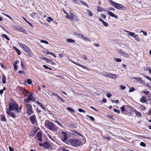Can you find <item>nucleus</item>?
<instances>
[{"label": "nucleus", "instance_id": "1", "mask_svg": "<svg viewBox=\"0 0 151 151\" xmlns=\"http://www.w3.org/2000/svg\"><path fill=\"white\" fill-rule=\"evenodd\" d=\"M9 108L7 109V111H12L15 110L17 113H19L21 112V108H18V105L13 99H11L9 102Z\"/></svg>", "mask_w": 151, "mask_h": 151}, {"label": "nucleus", "instance_id": "2", "mask_svg": "<svg viewBox=\"0 0 151 151\" xmlns=\"http://www.w3.org/2000/svg\"><path fill=\"white\" fill-rule=\"evenodd\" d=\"M45 125L47 128L53 131H57L58 128L54 124L48 120H45Z\"/></svg>", "mask_w": 151, "mask_h": 151}, {"label": "nucleus", "instance_id": "3", "mask_svg": "<svg viewBox=\"0 0 151 151\" xmlns=\"http://www.w3.org/2000/svg\"><path fill=\"white\" fill-rule=\"evenodd\" d=\"M70 143L73 146L77 147L81 145V142L78 139H71L69 141L67 142L68 144Z\"/></svg>", "mask_w": 151, "mask_h": 151}, {"label": "nucleus", "instance_id": "4", "mask_svg": "<svg viewBox=\"0 0 151 151\" xmlns=\"http://www.w3.org/2000/svg\"><path fill=\"white\" fill-rule=\"evenodd\" d=\"M109 2L115 8L118 9L122 10L124 7V6L121 4L116 3L112 0H110Z\"/></svg>", "mask_w": 151, "mask_h": 151}, {"label": "nucleus", "instance_id": "5", "mask_svg": "<svg viewBox=\"0 0 151 151\" xmlns=\"http://www.w3.org/2000/svg\"><path fill=\"white\" fill-rule=\"evenodd\" d=\"M65 17L70 20H73L78 21V17L76 14L73 13H70L69 15H66Z\"/></svg>", "mask_w": 151, "mask_h": 151}, {"label": "nucleus", "instance_id": "6", "mask_svg": "<svg viewBox=\"0 0 151 151\" xmlns=\"http://www.w3.org/2000/svg\"><path fill=\"white\" fill-rule=\"evenodd\" d=\"M61 138L62 141L65 143L67 144V141L68 138V135L67 132L62 131L61 132Z\"/></svg>", "mask_w": 151, "mask_h": 151}, {"label": "nucleus", "instance_id": "7", "mask_svg": "<svg viewBox=\"0 0 151 151\" xmlns=\"http://www.w3.org/2000/svg\"><path fill=\"white\" fill-rule=\"evenodd\" d=\"M26 107L27 108V113L28 115H30L33 113L32 107L31 104L26 105Z\"/></svg>", "mask_w": 151, "mask_h": 151}, {"label": "nucleus", "instance_id": "8", "mask_svg": "<svg viewBox=\"0 0 151 151\" xmlns=\"http://www.w3.org/2000/svg\"><path fill=\"white\" fill-rule=\"evenodd\" d=\"M27 97L31 100V101L35 102L36 100V98L33 96V92L29 93L27 95Z\"/></svg>", "mask_w": 151, "mask_h": 151}, {"label": "nucleus", "instance_id": "9", "mask_svg": "<svg viewBox=\"0 0 151 151\" xmlns=\"http://www.w3.org/2000/svg\"><path fill=\"white\" fill-rule=\"evenodd\" d=\"M39 145L40 146H42L43 147L45 148H48L50 147V145L48 142H46L44 143L43 144H40Z\"/></svg>", "mask_w": 151, "mask_h": 151}, {"label": "nucleus", "instance_id": "10", "mask_svg": "<svg viewBox=\"0 0 151 151\" xmlns=\"http://www.w3.org/2000/svg\"><path fill=\"white\" fill-rule=\"evenodd\" d=\"M29 119L31 123L33 124H35L36 122V117L35 115L31 116Z\"/></svg>", "mask_w": 151, "mask_h": 151}, {"label": "nucleus", "instance_id": "11", "mask_svg": "<svg viewBox=\"0 0 151 151\" xmlns=\"http://www.w3.org/2000/svg\"><path fill=\"white\" fill-rule=\"evenodd\" d=\"M20 90L24 96H26L27 94L29 93L28 91L22 87H20Z\"/></svg>", "mask_w": 151, "mask_h": 151}, {"label": "nucleus", "instance_id": "12", "mask_svg": "<svg viewBox=\"0 0 151 151\" xmlns=\"http://www.w3.org/2000/svg\"><path fill=\"white\" fill-rule=\"evenodd\" d=\"M37 140L41 142L42 141V134L41 132H38L36 135Z\"/></svg>", "mask_w": 151, "mask_h": 151}, {"label": "nucleus", "instance_id": "13", "mask_svg": "<svg viewBox=\"0 0 151 151\" xmlns=\"http://www.w3.org/2000/svg\"><path fill=\"white\" fill-rule=\"evenodd\" d=\"M6 112L8 115H9L13 118H15L16 117L15 114L12 111H6Z\"/></svg>", "mask_w": 151, "mask_h": 151}, {"label": "nucleus", "instance_id": "14", "mask_svg": "<svg viewBox=\"0 0 151 151\" xmlns=\"http://www.w3.org/2000/svg\"><path fill=\"white\" fill-rule=\"evenodd\" d=\"M118 52L119 54H121V55L126 57L128 56V54L124 52V51L121 49H119L118 50Z\"/></svg>", "mask_w": 151, "mask_h": 151}, {"label": "nucleus", "instance_id": "15", "mask_svg": "<svg viewBox=\"0 0 151 151\" xmlns=\"http://www.w3.org/2000/svg\"><path fill=\"white\" fill-rule=\"evenodd\" d=\"M124 31L127 33V35L128 36H130L133 37L135 35V33L134 32H130L125 29H124Z\"/></svg>", "mask_w": 151, "mask_h": 151}, {"label": "nucleus", "instance_id": "16", "mask_svg": "<svg viewBox=\"0 0 151 151\" xmlns=\"http://www.w3.org/2000/svg\"><path fill=\"white\" fill-rule=\"evenodd\" d=\"M21 47L25 52H27L28 51V48L24 44H22Z\"/></svg>", "mask_w": 151, "mask_h": 151}, {"label": "nucleus", "instance_id": "17", "mask_svg": "<svg viewBox=\"0 0 151 151\" xmlns=\"http://www.w3.org/2000/svg\"><path fill=\"white\" fill-rule=\"evenodd\" d=\"M107 13L108 14L111 16L114 17L116 19H117L118 18L117 16L114 14L112 12H110L107 11Z\"/></svg>", "mask_w": 151, "mask_h": 151}, {"label": "nucleus", "instance_id": "18", "mask_svg": "<svg viewBox=\"0 0 151 151\" xmlns=\"http://www.w3.org/2000/svg\"><path fill=\"white\" fill-rule=\"evenodd\" d=\"M31 101V100L27 97L26 99L24 100V103L25 105L26 106L27 104H30L28 103Z\"/></svg>", "mask_w": 151, "mask_h": 151}, {"label": "nucleus", "instance_id": "19", "mask_svg": "<svg viewBox=\"0 0 151 151\" xmlns=\"http://www.w3.org/2000/svg\"><path fill=\"white\" fill-rule=\"evenodd\" d=\"M66 42L69 43H74L75 42V41L70 38H67L66 40Z\"/></svg>", "mask_w": 151, "mask_h": 151}, {"label": "nucleus", "instance_id": "20", "mask_svg": "<svg viewBox=\"0 0 151 151\" xmlns=\"http://www.w3.org/2000/svg\"><path fill=\"white\" fill-rule=\"evenodd\" d=\"M133 78L139 81H140V82H139L140 83H143V81L142 80V78L141 77H139V78L134 77V78Z\"/></svg>", "mask_w": 151, "mask_h": 151}, {"label": "nucleus", "instance_id": "21", "mask_svg": "<svg viewBox=\"0 0 151 151\" xmlns=\"http://www.w3.org/2000/svg\"><path fill=\"white\" fill-rule=\"evenodd\" d=\"M140 101L143 103H145L147 101L146 99L144 96H142L141 98Z\"/></svg>", "mask_w": 151, "mask_h": 151}, {"label": "nucleus", "instance_id": "22", "mask_svg": "<svg viewBox=\"0 0 151 151\" xmlns=\"http://www.w3.org/2000/svg\"><path fill=\"white\" fill-rule=\"evenodd\" d=\"M6 77L4 74H2V83L3 84H5L6 83Z\"/></svg>", "mask_w": 151, "mask_h": 151}, {"label": "nucleus", "instance_id": "23", "mask_svg": "<svg viewBox=\"0 0 151 151\" xmlns=\"http://www.w3.org/2000/svg\"><path fill=\"white\" fill-rule=\"evenodd\" d=\"M13 48L17 52L19 55H21V51L16 47L14 46Z\"/></svg>", "mask_w": 151, "mask_h": 151}, {"label": "nucleus", "instance_id": "24", "mask_svg": "<svg viewBox=\"0 0 151 151\" xmlns=\"http://www.w3.org/2000/svg\"><path fill=\"white\" fill-rule=\"evenodd\" d=\"M73 63H74L75 64H76L78 66H79L84 69H87V68L86 67H84L83 65H82L78 63H77L75 62H73Z\"/></svg>", "mask_w": 151, "mask_h": 151}, {"label": "nucleus", "instance_id": "25", "mask_svg": "<svg viewBox=\"0 0 151 151\" xmlns=\"http://www.w3.org/2000/svg\"><path fill=\"white\" fill-rule=\"evenodd\" d=\"M75 35L77 36V37L82 39H83V37H84V36L81 33H76Z\"/></svg>", "mask_w": 151, "mask_h": 151}, {"label": "nucleus", "instance_id": "26", "mask_svg": "<svg viewBox=\"0 0 151 151\" xmlns=\"http://www.w3.org/2000/svg\"><path fill=\"white\" fill-rule=\"evenodd\" d=\"M1 36L5 38L7 40H8V41L9 40H10L9 38V37L7 36V35H6L3 34H2Z\"/></svg>", "mask_w": 151, "mask_h": 151}, {"label": "nucleus", "instance_id": "27", "mask_svg": "<svg viewBox=\"0 0 151 151\" xmlns=\"http://www.w3.org/2000/svg\"><path fill=\"white\" fill-rule=\"evenodd\" d=\"M67 110L70 112H71V113L74 112V110L71 108H70L69 107H68L67 108Z\"/></svg>", "mask_w": 151, "mask_h": 151}, {"label": "nucleus", "instance_id": "28", "mask_svg": "<svg viewBox=\"0 0 151 151\" xmlns=\"http://www.w3.org/2000/svg\"><path fill=\"white\" fill-rule=\"evenodd\" d=\"M85 41L91 42V40L88 38H87L86 37H84L83 39Z\"/></svg>", "mask_w": 151, "mask_h": 151}, {"label": "nucleus", "instance_id": "29", "mask_svg": "<svg viewBox=\"0 0 151 151\" xmlns=\"http://www.w3.org/2000/svg\"><path fill=\"white\" fill-rule=\"evenodd\" d=\"M1 120L2 121H6V119L4 115H1Z\"/></svg>", "mask_w": 151, "mask_h": 151}, {"label": "nucleus", "instance_id": "30", "mask_svg": "<svg viewBox=\"0 0 151 151\" xmlns=\"http://www.w3.org/2000/svg\"><path fill=\"white\" fill-rule=\"evenodd\" d=\"M43 59L45 60V61L47 62V63H48L49 62H52V60H49V59L47 58H43Z\"/></svg>", "mask_w": 151, "mask_h": 151}, {"label": "nucleus", "instance_id": "31", "mask_svg": "<svg viewBox=\"0 0 151 151\" xmlns=\"http://www.w3.org/2000/svg\"><path fill=\"white\" fill-rule=\"evenodd\" d=\"M46 20L48 22H50L51 21H52L53 19L51 17H47Z\"/></svg>", "mask_w": 151, "mask_h": 151}, {"label": "nucleus", "instance_id": "32", "mask_svg": "<svg viewBox=\"0 0 151 151\" xmlns=\"http://www.w3.org/2000/svg\"><path fill=\"white\" fill-rule=\"evenodd\" d=\"M109 78H116V75L111 73Z\"/></svg>", "mask_w": 151, "mask_h": 151}, {"label": "nucleus", "instance_id": "33", "mask_svg": "<svg viewBox=\"0 0 151 151\" xmlns=\"http://www.w3.org/2000/svg\"><path fill=\"white\" fill-rule=\"evenodd\" d=\"M137 41H139V39L138 38V35H135L133 37Z\"/></svg>", "mask_w": 151, "mask_h": 151}, {"label": "nucleus", "instance_id": "34", "mask_svg": "<svg viewBox=\"0 0 151 151\" xmlns=\"http://www.w3.org/2000/svg\"><path fill=\"white\" fill-rule=\"evenodd\" d=\"M119 87L120 88V89L121 90H123L124 89H125L126 87L125 86H123V85H120L119 86Z\"/></svg>", "mask_w": 151, "mask_h": 151}, {"label": "nucleus", "instance_id": "35", "mask_svg": "<svg viewBox=\"0 0 151 151\" xmlns=\"http://www.w3.org/2000/svg\"><path fill=\"white\" fill-rule=\"evenodd\" d=\"M21 66L23 69L26 70L25 68V65L23 63V61H21Z\"/></svg>", "mask_w": 151, "mask_h": 151}, {"label": "nucleus", "instance_id": "36", "mask_svg": "<svg viewBox=\"0 0 151 151\" xmlns=\"http://www.w3.org/2000/svg\"><path fill=\"white\" fill-rule=\"evenodd\" d=\"M114 60L115 61L117 62H120L122 61V60L120 58H114Z\"/></svg>", "mask_w": 151, "mask_h": 151}, {"label": "nucleus", "instance_id": "37", "mask_svg": "<svg viewBox=\"0 0 151 151\" xmlns=\"http://www.w3.org/2000/svg\"><path fill=\"white\" fill-rule=\"evenodd\" d=\"M86 116L87 117H89L91 121H94L95 120V119L93 117H92V116H91L88 115H87Z\"/></svg>", "mask_w": 151, "mask_h": 151}, {"label": "nucleus", "instance_id": "38", "mask_svg": "<svg viewBox=\"0 0 151 151\" xmlns=\"http://www.w3.org/2000/svg\"><path fill=\"white\" fill-rule=\"evenodd\" d=\"M13 66H14V70H15V71H17V64H14V63H13Z\"/></svg>", "mask_w": 151, "mask_h": 151}, {"label": "nucleus", "instance_id": "39", "mask_svg": "<svg viewBox=\"0 0 151 151\" xmlns=\"http://www.w3.org/2000/svg\"><path fill=\"white\" fill-rule=\"evenodd\" d=\"M87 12L89 16H93L92 13L89 10H88Z\"/></svg>", "mask_w": 151, "mask_h": 151}, {"label": "nucleus", "instance_id": "40", "mask_svg": "<svg viewBox=\"0 0 151 151\" xmlns=\"http://www.w3.org/2000/svg\"><path fill=\"white\" fill-rule=\"evenodd\" d=\"M121 111L122 112H124L125 109V106L123 105L121 107Z\"/></svg>", "mask_w": 151, "mask_h": 151}, {"label": "nucleus", "instance_id": "41", "mask_svg": "<svg viewBox=\"0 0 151 151\" xmlns=\"http://www.w3.org/2000/svg\"><path fill=\"white\" fill-rule=\"evenodd\" d=\"M58 99L61 102H65V101L63 100L61 97H60L59 96H58Z\"/></svg>", "mask_w": 151, "mask_h": 151}, {"label": "nucleus", "instance_id": "42", "mask_svg": "<svg viewBox=\"0 0 151 151\" xmlns=\"http://www.w3.org/2000/svg\"><path fill=\"white\" fill-rule=\"evenodd\" d=\"M40 42L42 43H45L46 44H47L48 43V42L47 41L43 40H41Z\"/></svg>", "mask_w": 151, "mask_h": 151}, {"label": "nucleus", "instance_id": "43", "mask_svg": "<svg viewBox=\"0 0 151 151\" xmlns=\"http://www.w3.org/2000/svg\"><path fill=\"white\" fill-rule=\"evenodd\" d=\"M80 1V2H81V3H82V4H83L84 5L86 6V7H87L88 8H89L88 6L86 3H85L84 2H83V1Z\"/></svg>", "mask_w": 151, "mask_h": 151}, {"label": "nucleus", "instance_id": "44", "mask_svg": "<svg viewBox=\"0 0 151 151\" xmlns=\"http://www.w3.org/2000/svg\"><path fill=\"white\" fill-rule=\"evenodd\" d=\"M27 82L29 84H30L32 83L31 80L30 79H28L27 80Z\"/></svg>", "mask_w": 151, "mask_h": 151}, {"label": "nucleus", "instance_id": "45", "mask_svg": "<svg viewBox=\"0 0 151 151\" xmlns=\"http://www.w3.org/2000/svg\"><path fill=\"white\" fill-rule=\"evenodd\" d=\"M104 75L108 77H109L110 75H111V73H106L104 74Z\"/></svg>", "mask_w": 151, "mask_h": 151}, {"label": "nucleus", "instance_id": "46", "mask_svg": "<svg viewBox=\"0 0 151 151\" xmlns=\"http://www.w3.org/2000/svg\"><path fill=\"white\" fill-rule=\"evenodd\" d=\"M140 145L143 147H145L146 146V145L145 143L143 142H141L140 144Z\"/></svg>", "mask_w": 151, "mask_h": 151}, {"label": "nucleus", "instance_id": "47", "mask_svg": "<svg viewBox=\"0 0 151 151\" xmlns=\"http://www.w3.org/2000/svg\"><path fill=\"white\" fill-rule=\"evenodd\" d=\"M81 57L82 59L85 60H86L87 59V57L84 55H82Z\"/></svg>", "mask_w": 151, "mask_h": 151}, {"label": "nucleus", "instance_id": "48", "mask_svg": "<svg viewBox=\"0 0 151 151\" xmlns=\"http://www.w3.org/2000/svg\"><path fill=\"white\" fill-rule=\"evenodd\" d=\"M97 9L98 11L101 12L103 11V8L101 7H98L97 8Z\"/></svg>", "mask_w": 151, "mask_h": 151}, {"label": "nucleus", "instance_id": "49", "mask_svg": "<svg viewBox=\"0 0 151 151\" xmlns=\"http://www.w3.org/2000/svg\"><path fill=\"white\" fill-rule=\"evenodd\" d=\"M135 113H136V115H137L138 116H141V113L140 112H138V111H136L135 112Z\"/></svg>", "mask_w": 151, "mask_h": 151}, {"label": "nucleus", "instance_id": "50", "mask_svg": "<svg viewBox=\"0 0 151 151\" xmlns=\"http://www.w3.org/2000/svg\"><path fill=\"white\" fill-rule=\"evenodd\" d=\"M102 23L103 25L106 27H107L108 26V23L105 22V21H103Z\"/></svg>", "mask_w": 151, "mask_h": 151}, {"label": "nucleus", "instance_id": "51", "mask_svg": "<svg viewBox=\"0 0 151 151\" xmlns=\"http://www.w3.org/2000/svg\"><path fill=\"white\" fill-rule=\"evenodd\" d=\"M135 90V88L134 87H132L130 88L129 92H132L134 91Z\"/></svg>", "mask_w": 151, "mask_h": 151}, {"label": "nucleus", "instance_id": "52", "mask_svg": "<svg viewBox=\"0 0 151 151\" xmlns=\"http://www.w3.org/2000/svg\"><path fill=\"white\" fill-rule=\"evenodd\" d=\"M78 111L80 112H81L83 113H85L86 112V111L85 110L81 109H79L78 110Z\"/></svg>", "mask_w": 151, "mask_h": 151}, {"label": "nucleus", "instance_id": "53", "mask_svg": "<svg viewBox=\"0 0 151 151\" xmlns=\"http://www.w3.org/2000/svg\"><path fill=\"white\" fill-rule=\"evenodd\" d=\"M18 72L19 74L22 73L24 75L25 74V72L23 70H19Z\"/></svg>", "mask_w": 151, "mask_h": 151}, {"label": "nucleus", "instance_id": "54", "mask_svg": "<svg viewBox=\"0 0 151 151\" xmlns=\"http://www.w3.org/2000/svg\"><path fill=\"white\" fill-rule=\"evenodd\" d=\"M115 112L117 113L118 114L120 113V111L119 110H117L116 109H114L113 110Z\"/></svg>", "mask_w": 151, "mask_h": 151}, {"label": "nucleus", "instance_id": "55", "mask_svg": "<svg viewBox=\"0 0 151 151\" xmlns=\"http://www.w3.org/2000/svg\"><path fill=\"white\" fill-rule=\"evenodd\" d=\"M36 103L38 104V105H40V106L42 108L43 106L42 105V104H41L40 102L39 101H36Z\"/></svg>", "mask_w": 151, "mask_h": 151}, {"label": "nucleus", "instance_id": "56", "mask_svg": "<svg viewBox=\"0 0 151 151\" xmlns=\"http://www.w3.org/2000/svg\"><path fill=\"white\" fill-rule=\"evenodd\" d=\"M143 32V34L144 35H145V36H146L147 35V33L146 32L144 31H143L142 30H141V31L140 32Z\"/></svg>", "mask_w": 151, "mask_h": 151}, {"label": "nucleus", "instance_id": "57", "mask_svg": "<svg viewBox=\"0 0 151 151\" xmlns=\"http://www.w3.org/2000/svg\"><path fill=\"white\" fill-rule=\"evenodd\" d=\"M55 122L58 124L60 126H61L63 127V126H62V124L60 123L59 122H58V121L56 120V121H55Z\"/></svg>", "mask_w": 151, "mask_h": 151}, {"label": "nucleus", "instance_id": "58", "mask_svg": "<svg viewBox=\"0 0 151 151\" xmlns=\"http://www.w3.org/2000/svg\"><path fill=\"white\" fill-rule=\"evenodd\" d=\"M147 116H149L151 115V109L150 110L149 112L147 113Z\"/></svg>", "mask_w": 151, "mask_h": 151}, {"label": "nucleus", "instance_id": "59", "mask_svg": "<svg viewBox=\"0 0 151 151\" xmlns=\"http://www.w3.org/2000/svg\"><path fill=\"white\" fill-rule=\"evenodd\" d=\"M106 95L107 96V97H108V98H110V97L111 96H112V95L110 93H107L106 94Z\"/></svg>", "mask_w": 151, "mask_h": 151}, {"label": "nucleus", "instance_id": "60", "mask_svg": "<svg viewBox=\"0 0 151 151\" xmlns=\"http://www.w3.org/2000/svg\"><path fill=\"white\" fill-rule=\"evenodd\" d=\"M145 78H146L147 79L150 81H151V78L149 76H145Z\"/></svg>", "mask_w": 151, "mask_h": 151}, {"label": "nucleus", "instance_id": "61", "mask_svg": "<svg viewBox=\"0 0 151 151\" xmlns=\"http://www.w3.org/2000/svg\"><path fill=\"white\" fill-rule=\"evenodd\" d=\"M143 92L145 94H146V95H147L149 94V92L148 91H143Z\"/></svg>", "mask_w": 151, "mask_h": 151}, {"label": "nucleus", "instance_id": "62", "mask_svg": "<svg viewBox=\"0 0 151 151\" xmlns=\"http://www.w3.org/2000/svg\"><path fill=\"white\" fill-rule=\"evenodd\" d=\"M19 61L18 60H16L14 63V64H17V63H19Z\"/></svg>", "mask_w": 151, "mask_h": 151}, {"label": "nucleus", "instance_id": "63", "mask_svg": "<svg viewBox=\"0 0 151 151\" xmlns=\"http://www.w3.org/2000/svg\"><path fill=\"white\" fill-rule=\"evenodd\" d=\"M93 45L94 46L96 47H99V44H98L96 43H94Z\"/></svg>", "mask_w": 151, "mask_h": 151}, {"label": "nucleus", "instance_id": "64", "mask_svg": "<svg viewBox=\"0 0 151 151\" xmlns=\"http://www.w3.org/2000/svg\"><path fill=\"white\" fill-rule=\"evenodd\" d=\"M9 151H14L13 148H12L11 146H9Z\"/></svg>", "mask_w": 151, "mask_h": 151}]
</instances>
